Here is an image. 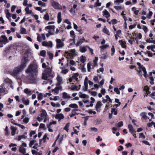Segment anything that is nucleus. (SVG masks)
Returning <instances> with one entry per match:
<instances>
[{"label": "nucleus", "mask_w": 155, "mask_h": 155, "mask_svg": "<svg viewBox=\"0 0 155 155\" xmlns=\"http://www.w3.org/2000/svg\"><path fill=\"white\" fill-rule=\"evenodd\" d=\"M43 98V95L41 93H40L38 94V100H41Z\"/></svg>", "instance_id": "obj_48"}, {"label": "nucleus", "mask_w": 155, "mask_h": 155, "mask_svg": "<svg viewBox=\"0 0 155 155\" xmlns=\"http://www.w3.org/2000/svg\"><path fill=\"white\" fill-rule=\"evenodd\" d=\"M124 1V0H116L114 1V3L116 5H120L123 3Z\"/></svg>", "instance_id": "obj_28"}, {"label": "nucleus", "mask_w": 155, "mask_h": 155, "mask_svg": "<svg viewBox=\"0 0 155 155\" xmlns=\"http://www.w3.org/2000/svg\"><path fill=\"white\" fill-rule=\"evenodd\" d=\"M56 48L57 49L61 48L64 45V42L60 39H57L56 40Z\"/></svg>", "instance_id": "obj_6"}, {"label": "nucleus", "mask_w": 155, "mask_h": 155, "mask_svg": "<svg viewBox=\"0 0 155 155\" xmlns=\"http://www.w3.org/2000/svg\"><path fill=\"white\" fill-rule=\"evenodd\" d=\"M144 74H143V76L146 78H147V72L146 70V69L145 68H143L142 70Z\"/></svg>", "instance_id": "obj_38"}, {"label": "nucleus", "mask_w": 155, "mask_h": 155, "mask_svg": "<svg viewBox=\"0 0 155 155\" xmlns=\"http://www.w3.org/2000/svg\"><path fill=\"white\" fill-rule=\"evenodd\" d=\"M137 64L138 66H139L138 68H139V69H141V70H142L143 68H145L142 65H141V64L139 62H137Z\"/></svg>", "instance_id": "obj_56"}, {"label": "nucleus", "mask_w": 155, "mask_h": 155, "mask_svg": "<svg viewBox=\"0 0 155 155\" xmlns=\"http://www.w3.org/2000/svg\"><path fill=\"white\" fill-rule=\"evenodd\" d=\"M147 53L148 54V56L150 57H152L153 56L152 53L150 51H147Z\"/></svg>", "instance_id": "obj_63"}, {"label": "nucleus", "mask_w": 155, "mask_h": 155, "mask_svg": "<svg viewBox=\"0 0 155 155\" xmlns=\"http://www.w3.org/2000/svg\"><path fill=\"white\" fill-rule=\"evenodd\" d=\"M38 4L39 5L44 7L45 5V3L42 2L41 1H39L38 2Z\"/></svg>", "instance_id": "obj_44"}, {"label": "nucleus", "mask_w": 155, "mask_h": 155, "mask_svg": "<svg viewBox=\"0 0 155 155\" xmlns=\"http://www.w3.org/2000/svg\"><path fill=\"white\" fill-rule=\"evenodd\" d=\"M42 45L44 46L47 47L48 48H51L53 46V44L52 41H44L42 42Z\"/></svg>", "instance_id": "obj_7"}, {"label": "nucleus", "mask_w": 155, "mask_h": 155, "mask_svg": "<svg viewBox=\"0 0 155 155\" xmlns=\"http://www.w3.org/2000/svg\"><path fill=\"white\" fill-rule=\"evenodd\" d=\"M111 112L113 113L114 115H116L117 114V111L116 109L115 108H112L111 109Z\"/></svg>", "instance_id": "obj_30"}, {"label": "nucleus", "mask_w": 155, "mask_h": 155, "mask_svg": "<svg viewBox=\"0 0 155 155\" xmlns=\"http://www.w3.org/2000/svg\"><path fill=\"white\" fill-rule=\"evenodd\" d=\"M69 11L70 12V13L72 14H74L76 12L75 10L73 8H71L70 10Z\"/></svg>", "instance_id": "obj_61"}, {"label": "nucleus", "mask_w": 155, "mask_h": 155, "mask_svg": "<svg viewBox=\"0 0 155 155\" xmlns=\"http://www.w3.org/2000/svg\"><path fill=\"white\" fill-rule=\"evenodd\" d=\"M8 88L6 85L3 83L0 86V96H3L8 93Z\"/></svg>", "instance_id": "obj_4"}, {"label": "nucleus", "mask_w": 155, "mask_h": 155, "mask_svg": "<svg viewBox=\"0 0 155 155\" xmlns=\"http://www.w3.org/2000/svg\"><path fill=\"white\" fill-rule=\"evenodd\" d=\"M103 15L105 16L107 18L110 17V14L106 10H104L103 12Z\"/></svg>", "instance_id": "obj_15"}, {"label": "nucleus", "mask_w": 155, "mask_h": 155, "mask_svg": "<svg viewBox=\"0 0 155 155\" xmlns=\"http://www.w3.org/2000/svg\"><path fill=\"white\" fill-rule=\"evenodd\" d=\"M28 60L27 57H24L22 59L21 64L15 67L13 71L10 72V74L13 76H16L23 68L26 66Z\"/></svg>", "instance_id": "obj_2"}, {"label": "nucleus", "mask_w": 155, "mask_h": 155, "mask_svg": "<svg viewBox=\"0 0 155 155\" xmlns=\"http://www.w3.org/2000/svg\"><path fill=\"white\" fill-rule=\"evenodd\" d=\"M62 88L61 86H56L54 89L52 90V91L55 92L56 94H58L59 91H62Z\"/></svg>", "instance_id": "obj_11"}, {"label": "nucleus", "mask_w": 155, "mask_h": 155, "mask_svg": "<svg viewBox=\"0 0 155 155\" xmlns=\"http://www.w3.org/2000/svg\"><path fill=\"white\" fill-rule=\"evenodd\" d=\"M69 63L70 64V65L71 66L75 65V62L72 60H71L69 61Z\"/></svg>", "instance_id": "obj_60"}, {"label": "nucleus", "mask_w": 155, "mask_h": 155, "mask_svg": "<svg viewBox=\"0 0 155 155\" xmlns=\"http://www.w3.org/2000/svg\"><path fill=\"white\" fill-rule=\"evenodd\" d=\"M68 71V69H63L61 71V73L64 74H66Z\"/></svg>", "instance_id": "obj_55"}, {"label": "nucleus", "mask_w": 155, "mask_h": 155, "mask_svg": "<svg viewBox=\"0 0 155 155\" xmlns=\"http://www.w3.org/2000/svg\"><path fill=\"white\" fill-rule=\"evenodd\" d=\"M79 96L80 98H87V96L85 94H83L81 92L79 93Z\"/></svg>", "instance_id": "obj_24"}, {"label": "nucleus", "mask_w": 155, "mask_h": 155, "mask_svg": "<svg viewBox=\"0 0 155 155\" xmlns=\"http://www.w3.org/2000/svg\"><path fill=\"white\" fill-rule=\"evenodd\" d=\"M69 106L72 108H78V106L76 104H70Z\"/></svg>", "instance_id": "obj_27"}, {"label": "nucleus", "mask_w": 155, "mask_h": 155, "mask_svg": "<svg viewBox=\"0 0 155 155\" xmlns=\"http://www.w3.org/2000/svg\"><path fill=\"white\" fill-rule=\"evenodd\" d=\"M84 41H85V40L84 38H81L75 44V45H76V46L77 47V46H78L80 45Z\"/></svg>", "instance_id": "obj_13"}, {"label": "nucleus", "mask_w": 155, "mask_h": 155, "mask_svg": "<svg viewBox=\"0 0 155 155\" xmlns=\"http://www.w3.org/2000/svg\"><path fill=\"white\" fill-rule=\"evenodd\" d=\"M111 56H113L115 52V49L114 45L112 46V48L111 49Z\"/></svg>", "instance_id": "obj_36"}, {"label": "nucleus", "mask_w": 155, "mask_h": 155, "mask_svg": "<svg viewBox=\"0 0 155 155\" xmlns=\"http://www.w3.org/2000/svg\"><path fill=\"white\" fill-rule=\"evenodd\" d=\"M47 114L46 111L44 110H42L40 115V117L41 118L43 119L46 117Z\"/></svg>", "instance_id": "obj_14"}, {"label": "nucleus", "mask_w": 155, "mask_h": 155, "mask_svg": "<svg viewBox=\"0 0 155 155\" xmlns=\"http://www.w3.org/2000/svg\"><path fill=\"white\" fill-rule=\"evenodd\" d=\"M86 60V58L85 57L81 56L80 57V61L82 63H84Z\"/></svg>", "instance_id": "obj_40"}, {"label": "nucleus", "mask_w": 155, "mask_h": 155, "mask_svg": "<svg viewBox=\"0 0 155 155\" xmlns=\"http://www.w3.org/2000/svg\"><path fill=\"white\" fill-rule=\"evenodd\" d=\"M38 67L35 61H34L32 64H30L28 68L25 70V72L27 74L28 79L31 83H36V76L38 72Z\"/></svg>", "instance_id": "obj_1"}, {"label": "nucleus", "mask_w": 155, "mask_h": 155, "mask_svg": "<svg viewBox=\"0 0 155 155\" xmlns=\"http://www.w3.org/2000/svg\"><path fill=\"white\" fill-rule=\"evenodd\" d=\"M87 46L84 47H80V51L82 53H84L86 52V47H87Z\"/></svg>", "instance_id": "obj_31"}, {"label": "nucleus", "mask_w": 155, "mask_h": 155, "mask_svg": "<svg viewBox=\"0 0 155 155\" xmlns=\"http://www.w3.org/2000/svg\"><path fill=\"white\" fill-rule=\"evenodd\" d=\"M146 114L145 112H142L140 114V116H142V118L144 119L147 116L146 115Z\"/></svg>", "instance_id": "obj_50"}, {"label": "nucleus", "mask_w": 155, "mask_h": 155, "mask_svg": "<svg viewBox=\"0 0 155 155\" xmlns=\"http://www.w3.org/2000/svg\"><path fill=\"white\" fill-rule=\"evenodd\" d=\"M9 42L7 37L5 35H2L0 37V48L3 47V44L5 45Z\"/></svg>", "instance_id": "obj_5"}, {"label": "nucleus", "mask_w": 155, "mask_h": 155, "mask_svg": "<svg viewBox=\"0 0 155 155\" xmlns=\"http://www.w3.org/2000/svg\"><path fill=\"white\" fill-rule=\"evenodd\" d=\"M55 27L54 25H48L45 28L46 29H48L49 30H51V29H54Z\"/></svg>", "instance_id": "obj_37"}, {"label": "nucleus", "mask_w": 155, "mask_h": 155, "mask_svg": "<svg viewBox=\"0 0 155 155\" xmlns=\"http://www.w3.org/2000/svg\"><path fill=\"white\" fill-rule=\"evenodd\" d=\"M21 101L25 105H28L29 104V100L28 99H26L25 97H23L22 98Z\"/></svg>", "instance_id": "obj_16"}, {"label": "nucleus", "mask_w": 155, "mask_h": 155, "mask_svg": "<svg viewBox=\"0 0 155 155\" xmlns=\"http://www.w3.org/2000/svg\"><path fill=\"white\" fill-rule=\"evenodd\" d=\"M103 31L104 33L107 34L109 36L110 35V33L108 30L107 29L105 26L103 29Z\"/></svg>", "instance_id": "obj_26"}, {"label": "nucleus", "mask_w": 155, "mask_h": 155, "mask_svg": "<svg viewBox=\"0 0 155 155\" xmlns=\"http://www.w3.org/2000/svg\"><path fill=\"white\" fill-rule=\"evenodd\" d=\"M27 138V136L25 135H20L18 136V141H20L21 139L24 138L26 139Z\"/></svg>", "instance_id": "obj_35"}, {"label": "nucleus", "mask_w": 155, "mask_h": 155, "mask_svg": "<svg viewBox=\"0 0 155 155\" xmlns=\"http://www.w3.org/2000/svg\"><path fill=\"white\" fill-rule=\"evenodd\" d=\"M89 117L88 116H87L84 117V124L85 126H86L87 125V121L88 120Z\"/></svg>", "instance_id": "obj_52"}, {"label": "nucleus", "mask_w": 155, "mask_h": 155, "mask_svg": "<svg viewBox=\"0 0 155 155\" xmlns=\"http://www.w3.org/2000/svg\"><path fill=\"white\" fill-rule=\"evenodd\" d=\"M104 71V68L102 67L99 68V70H97V72L99 73H100V71L102 73Z\"/></svg>", "instance_id": "obj_64"}, {"label": "nucleus", "mask_w": 155, "mask_h": 155, "mask_svg": "<svg viewBox=\"0 0 155 155\" xmlns=\"http://www.w3.org/2000/svg\"><path fill=\"white\" fill-rule=\"evenodd\" d=\"M44 18L46 20L48 21L49 20V16L48 15V13H47L46 15H45L44 16Z\"/></svg>", "instance_id": "obj_58"}, {"label": "nucleus", "mask_w": 155, "mask_h": 155, "mask_svg": "<svg viewBox=\"0 0 155 155\" xmlns=\"http://www.w3.org/2000/svg\"><path fill=\"white\" fill-rule=\"evenodd\" d=\"M55 118L57 120H58L59 121L61 120L64 118V116L63 114L61 113L57 114L55 116Z\"/></svg>", "instance_id": "obj_9"}, {"label": "nucleus", "mask_w": 155, "mask_h": 155, "mask_svg": "<svg viewBox=\"0 0 155 155\" xmlns=\"http://www.w3.org/2000/svg\"><path fill=\"white\" fill-rule=\"evenodd\" d=\"M109 45L106 44L103 45H102L100 47V48L101 49V50H103L104 49L107 48L108 47Z\"/></svg>", "instance_id": "obj_41"}, {"label": "nucleus", "mask_w": 155, "mask_h": 155, "mask_svg": "<svg viewBox=\"0 0 155 155\" xmlns=\"http://www.w3.org/2000/svg\"><path fill=\"white\" fill-rule=\"evenodd\" d=\"M35 142V140H32L30 141L29 144V146L30 147H31L34 144Z\"/></svg>", "instance_id": "obj_51"}, {"label": "nucleus", "mask_w": 155, "mask_h": 155, "mask_svg": "<svg viewBox=\"0 0 155 155\" xmlns=\"http://www.w3.org/2000/svg\"><path fill=\"white\" fill-rule=\"evenodd\" d=\"M70 35L72 38H74L75 37V34L74 31L73 30L71 31L70 32Z\"/></svg>", "instance_id": "obj_57"}, {"label": "nucleus", "mask_w": 155, "mask_h": 155, "mask_svg": "<svg viewBox=\"0 0 155 155\" xmlns=\"http://www.w3.org/2000/svg\"><path fill=\"white\" fill-rule=\"evenodd\" d=\"M128 127L129 131L131 134L135 133L136 131L134 130L133 127L131 125L129 124L128 125Z\"/></svg>", "instance_id": "obj_12"}, {"label": "nucleus", "mask_w": 155, "mask_h": 155, "mask_svg": "<svg viewBox=\"0 0 155 155\" xmlns=\"http://www.w3.org/2000/svg\"><path fill=\"white\" fill-rule=\"evenodd\" d=\"M102 105V103L101 101H98L95 106V108L96 110L97 111L98 109L101 107V105Z\"/></svg>", "instance_id": "obj_22"}, {"label": "nucleus", "mask_w": 155, "mask_h": 155, "mask_svg": "<svg viewBox=\"0 0 155 155\" xmlns=\"http://www.w3.org/2000/svg\"><path fill=\"white\" fill-rule=\"evenodd\" d=\"M75 50L74 49H71L70 51V54L71 56L74 55Z\"/></svg>", "instance_id": "obj_43"}, {"label": "nucleus", "mask_w": 155, "mask_h": 155, "mask_svg": "<svg viewBox=\"0 0 155 155\" xmlns=\"http://www.w3.org/2000/svg\"><path fill=\"white\" fill-rule=\"evenodd\" d=\"M25 11L26 12V14H31V15H34V14L31 10H30L28 7H27L25 8Z\"/></svg>", "instance_id": "obj_18"}, {"label": "nucleus", "mask_w": 155, "mask_h": 155, "mask_svg": "<svg viewBox=\"0 0 155 155\" xmlns=\"http://www.w3.org/2000/svg\"><path fill=\"white\" fill-rule=\"evenodd\" d=\"M62 98L64 99H70L71 97L66 92H64L62 93Z\"/></svg>", "instance_id": "obj_20"}, {"label": "nucleus", "mask_w": 155, "mask_h": 155, "mask_svg": "<svg viewBox=\"0 0 155 155\" xmlns=\"http://www.w3.org/2000/svg\"><path fill=\"white\" fill-rule=\"evenodd\" d=\"M19 151L22 153L23 154H24L25 152V148L22 147H20L19 149Z\"/></svg>", "instance_id": "obj_29"}, {"label": "nucleus", "mask_w": 155, "mask_h": 155, "mask_svg": "<svg viewBox=\"0 0 155 155\" xmlns=\"http://www.w3.org/2000/svg\"><path fill=\"white\" fill-rule=\"evenodd\" d=\"M45 81L43 82V84H48L51 85L52 83V80L47 78L46 79H44Z\"/></svg>", "instance_id": "obj_10"}, {"label": "nucleus", "mask_w": 155, "mask_h": 155, "mask_svg": "<svg viewBox=\"0 0 155 155\" xmlns=\"http://www.w3.org/2000/svg\"><path fill=\"white\" fill-rule=\"evenodd\" d=\"M114 91L117 94H120V90L119 88L117 87H115L114 88Z\"/></svg>", "instance_id": "obj_42"}, {"label": "nucleus", "mask_w": 155, "mask_h": 155, "mask_svg": "<svg viewBox=\"0 0 155 155\" xmlns=\"http://www.w3.org/2000/svg\"><path fill=\"white\" fill-rule=\"evenodd\" d=\"M70 126V123H68L65 125V126L64 128V130H65L67 132H68V128Z\"/></svg>", "instance_id": "obj_33"}, {"label": "nucleus", "mask_w": 155, "mask_h": 155, "mask_svg": "<svg viewBox=\"0 0 155 155\" xmlns=\"http://www.w3.org/2000/svg\"><path fill=\"white\" fill-rule=\"evenodd\" d=\"M52 67L47 66L46 68L45 69L44 72L42 73V79H46L47 78H48L49 77L52 78L54 77V75L52 74Z\"/></svg>", "instance_id": "obj_3"}, {"label": "nucleus", "mask_w": 155, "mask_h": 155, "mask_svg": "<svg viewBox=\"0 0 155 155\" xmlns=\"http://www.w3.org/2000/svg\"><path fill=\"white\" fill-rule=\"evenodd\" d=\"M146 137L142 133H141L139 134V138H143L145 139Z\"/></svg>", "instance_id": "obj_59"}, {"label": "nucleus", "mask_w": 155, "mask_h": 155, "mask_svg": "<svg viewBox=\"0 0 155 155\" xmlns=\"http://www.w3.org/2000/svg\"><path fill=\"white\" fill-rule=\"evenodd\" d=\"M4 81L5 83L9 84H12V81L8 78H5Z\"/></svg>", "instance_id": "obj_19"}, {"label": "nucleus", "mask_w": 155, "mask_h": 155, "mask_svg": "<svg viewBox=\"0 0 155 155\" xmlns=\"http://www.w3.org/2000/svg\"><path fill=\"white\" fill-rule=\"evenodd\" d=\"M20 31V33L22 34H27L26 30L23 27H21Z\"/></svg>", "instance_id": "obj_21"}, {"label": "nucleus", "mask_w": 155, "mask_h": 155, "mask_svg": "<svg viewBox=\"0 0 155 155\" xmlns=\"http://www.w3.org/2000/svg\"><path fill=\"white\" fill-rule=\"evenodd\" d=\"M89 93L91 94V95L95 97L97 96V93L95 91H89Z\"/></svg>", "instance_id": "obj_46"}, {"label": "nucleus", "mask_w": 155, "mask_h": 155, "mask_svg": "<svg viewBox=\"0 0 155 155\" xmlns=\"http://www.w3.org/2000/svg\"><path fill=\"white\" fill-rule=\"evenodd\" d=\"M29 118L28 117H26L23 120V122L25 124H27L29 122Z\"/></svg>", "instance_id": "obj_54"}, {"label": "nucleus", "mask_w": 155, "mask_h": 155, "mask_svg": "<svg viewBox=\"0 0 155 155\" xmlns=\"http://www.w3.org/2000/svg\"><path fill=\"white\" fill-rule=\"evenodd\" d=\"M119 42L120 45L123 48H126V43L125 42L123 41L122 40H120L119 41Z\"/></svg>", "instance_id": "obj_32"}, {"label": "nucleus", "mask_w": 155, "mask_h": 155, "mask_svg": "<svg viewBox=\"0 0 155 155\" xmlns=\"http://www.w3.org/2000/svg\"><path fill=\"white\" fill-rule=\"evenodd\" d=\"M46 51L45 50H42L40 52V55L41 56L44 57L46 56Z\"/></svg>", "instance_id": "obj_34"}, {"label": "nucleus", "mask_w": 155, "mask_h": 155, "mask_svg": "<svg viewBox=\"0 0 155 155\" xmlns=\"http://www.w3.org/2000/svg\"><path fill=\"white\" fill-rule=\"evenodd\" d=\"M114 8L117 10H122L124 8V7L121 6H114Z\"/></svg>", "instance_id": "obj_23"}, {"label": "nucleus", "mask_w": 155, "mask_h": 155, "mask_svg": "<svg viewBox=\"0 0 155 155\" xmlns=\"http://www.w3.org/2000/svg\"><path fill=\"white\" fill-rule=\"evenodd\" d=\"M78 76V73H75L72 76V78H73V79H76Z\"/></svg>", "instance_id": "obj_49"}, {"label": "nucleus", "mask_w": 155, "mask_h": 155, "mask_svg": "<svg viewBox=\"0 0 155 155\" xmlns=\"http://www.w3.org/2000/svg\"><path fill=\"white\" fill-rule=\"evenodd\" d=\"M48 54L49 55V58L50 59H52L53 58L54 56L53 54L52 53L50 52H48Z\"/></svg>", "instance_id": "obj_45"}, {"label": "nucleus", "mask_w": 155, "mask_h": 155, "mask_svg": "<svg viewBox=\"0 0 155 155\" xmlns=\"http://www.w3.org/2000/svg\"><path fill=\"white\" fill-rule=\"evenodd\" d=\"M12 132L11 134L12 136H14L15 135L16 132V127H11Z\"/></svg>", "instance_id": "obj_25"}, {"label": "nucleus", "mask_w": 155, "mask_h": 155, "mask_svg": "<svg viewBox=\"0 0 155 155\" xmlns=\"http://www.w3.org/2000/svg\"><path fill=\"white\" fill-rule=\"evenodd\" d=\"M91 64L90 63H88L87 64V69L88 72L91 71Z\"/></svg>", "instance_id": "obj_47"}, {"label": "nucleus", "mask_w": 155, "mask_h": 155, "mask_svg": "<svg viewBox=\"0 0 155 155\" xmlns=\"http://www.w3.org/2000/svg\"><path fill=\"white\" fill-rule=\"evenodd\" d=\"M29 111L30 114H34L35 112V110H34L32 108H31L29 109Z\"/></svg>", "instance_id": "obj_53"}, {"label": "nucleus", "mask_w": 155, "mask_h": 155, "mask_svg": "<svg viewBox=\"0 0 155 155\" xmlns=\"http://www.w3.org/2000/svg\"><path fill=\"white\" fill-rule=\"evenodd\" d=\"M31 90L27 88L24 90V92L27 96L31 95Z\"/></svg>", "instance_id": "obj_17"}, {"label": "nucleus", "mask_w": 155, "mask_h": 155, "mask_svg": "<svg viewBox=\"0 0 155 155\" xmlns=\"http://www.w3.org/2000/svg\"><path fill=\"white\" fill-rule=\"evenodd\" d=\"M143 29L145 33H146L148 31V29L146 26L143 25Z\"/></svg>", "instance_id": "obj_62"}, {"label": "nucleus", "mask_w": 155, "mask_h": 155, "mask_svg": "<svg viewBox=\"0 0 155 155\" xmlns=\"http://www.w3.org/2000/svg\"><path fill=\"white\" fill-rule=\"evenodd\" d=\"M56 79L58 82H61L63 81L62 77L59 75H58Z\"/></svg>", "instance_id": "obj_39"}, {"label": "nucleus", "mask_w": 155, "mask_h": 155, "mask_svg": "<svg viewBox=\"0 0 155 155\" xmlns=\"http://www.w3.org/2000/svg\"><path fill=\"white\" fill-rule=\"evenodd\" d=\"M51 3L52 6L55 9H59V4L57 2L54 1V0H51Z\"/></svg>", "instance_id": "obj_8"}]
</instances>
